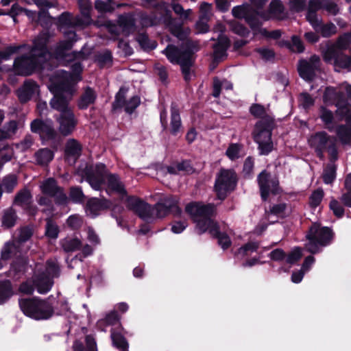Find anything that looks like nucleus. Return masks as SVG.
Listing matches in <instances>:
<instances>
[{
  "label": "nucleus",
  "mask_w": 351,
  "mask_h": 351,
  "mask_svg": "<svg viewBox=\"0 0 351 351\" xmlns=\"http://www.w3.org/2000/svg\"><path fill=\"white\" fill-rule=\"evenodd\" d=\"M170 32L178 39L184 42L180 46L169 44L162 53L169 62L180 65L184 81L189 82L191 80V68L195 62V53L199 50V44L197 41L187 39L190 29L183 27L181 23L171 24Z\"/></svg>",
  "instance_id": "nucleus-1"
},
{
  "label": "nucleus",
  "mask_w": 351,
  "mask_h": 351,
  "mask_svg": "<svg viewBox=\"0 0 351 351\" xmlns=\"http://www.w3.org/2000/svg\"><path fill=\"white\" fill-rule=\"evenodd\" d=\"M185 211L196 223V230L198 234H202L214 224L217 223L212 219L216 213L214 204H204L200 202H191L186 204Z\"/></svg>",
  "instance_id": "nucleus-2"
},
{
  "label": "nucleus",
  "mask_w": 351,
  "mask_h": 351,
  "mask_svg": "<svg viewBox=\"0 0 351 351\" xmlns=\"http://www.w3.org/2000/svg\"><path fill=\"white\" fill-rule=\"evenodd\" d=\"M335 234L332 229L323 226L319 222H313L306 233V250L312 254H316L322 251V248L332 244Z\"/></svg>",
  "instance_id": "nucleus-3"
},
{
  "label": "nucleus",
  "mask_w": 351,
  "mask_h": 351,
  "mask_svg": "<svg viewBox=\"0 0 351 351\" xmlns=\"http://www.w3.org/2000/svg\"><path fill=\"white\" fill-rule=\"evenodd\" d=\"M275 125V119L271 117H266L256 123L252 134L260 155L267 156L274 150L271 136Z\"/></svg>",
  "instance_id": "nucleus-4"
},
{
  "label": "nucleus",
  "mask_w": 351,
  "mask_h": 351,
  "mask_svg": "<svg viewBox=\"0 0 351 351\" xmlns=\"http://www.w3.org/2000/svg\"><path fill=\"white\" fill-rule=\"evenodd\" d=\"M19 305L25 315L36 320L47 319L54 313L51 303L38 297L21 298Z\"/></svg>",
  "instance_id": "nucleus-5"
},
{
  "label": "nucleus",
  "mask_w": 351,
  "mask_h": 351,
  "mask_svg": "<svg viewBox=\"0 0 351 351\" xmlns=\"http://www.w3.org/2000/svg\"><path fill=\"white\" fill-rule=\"evenodd\" d=\"M31 132L39 135L42 145L49 143L53 150H58L61 136L55 129L53 122L50 119L36 118L30 123Z\"/></svg>",
  "instance_id": "nucleus-6"
},
{
  "label": "nucleus",
  "mask_w": 351,
  "mask_h": 351,
  "mask_svg": "<svg viewBox=\"0 0 351 351\" xmlns=\"http://www.w3.org/2000/svg\"><path fill=\"white\" fill-rule=\"evenodd\" d=\"M238 176L232 169L221 168L217 174L214 189L218 199L223 201L237 186Z\"/></svg>",
  "instance_id": "nucleus-7"
},
{
  "label": "nucleus",
  "mask_w": 351,
  "mask_h": 351,
  "mask_svg": "<svg viewBox=\"0 0 351 351\" xmlns=\"http://www.w3.org/2000/svg\"><path fill=\"white\" fill-rule=\"evenodd\" d=\"M16 74L22 76H29L35 72L43 73L48 66L39 60L32 53L29 56L22 55L15 58L13 64Z\"/></svg>",
  "instance_id": "nucleus-8"
},
{
  "label": "nucleus",
  "mask_w": 351,
  "mask_h": 351,
  "mask_svg": "<svg viewBox=\"0 0 351 351\" xmlns=\"http://www.w3.org/2000/svg\"><path fill=\"white\" fill-rule=\"evenodd\" d=\"M76 85L70 77L62 73V69L56 71L49 77L48 88L51 93L66 94L72 97Z\"/></svg>",
  "instance_id": "nucleus-9"
},
{
  "label": "nucleus",
  "mask_w": 351,
  "mask_h": 351,
  "mask_svg": "<svg viewBox=\"0 0 351 351\" xmlns=\"http://www.w3.org/2000/svg\"><path fill=\"white\" fill-rule=\"evenodd\" d=\"M171 120L169 127L167 122V112L163 108L160 112V122L162 131L168 130L169 134L173 136H177L182 134L184 131L182 119L180 113L178 105L176 102L171 104Z\"/></svg>",
  "instance_id": "nucleus-10"
},
{
  "label": "nucleus",
  "mask_w": 351,
  "mask_h": 351,
  "mask_svg": "<svg viewBox=\"0 0 351 351\" xmlns=\"http://www.w3.org/2000/svg\"><path fill=\"white\" fill-rule=\"evenodd\" d=\"M257 183L259 187L261 197L263 201H267L270 194L279 195L282 190L277 176L271 177L270 172L263 170L257 176Z\"/></svg>",
  "instance_id": "nucleus-11"
},
{
  "label": "nucleus",
  "mask_w": 351,
  "mask_h": 351,
  "mask_svg": "<svg viewBox=\"0 0 351 351\" xmlns=\"http://www.w3.org/2000/svg\"><path fill=\"white\" fill-rule=\"evenodd\" d=\"M108 169L104 163L99 162L93 166H86L82 171V176L93 189L100 191L105 184Z\"/></svg>",
  "instance_id": "nucleus-12"
},
{
  "label": "nucleus",
  "mask_w": 351,
  "mask_h": 351,
  "mask_svg": "<svg viewBox=\"0 0 351 351\" xmlns=\"http://www.w3.org/2000/svg\"><path fill=\"white\" fill-rule=\"evenodd\" d=\"M40 190L43 195L54 198L55 204L58 206H65L69 202L63 187L58 186L53 178L45 179L40 185Z\"/></svg>",
  "instance_id": "nucleus-13"
},
{
  "label": "nucleus",
  "mask_w": 351,
  "mask_h": 351,
  "mask_svg": "<svg viewBox=\"0 0 351 351\" xmlns=\"http://www.w3.org/2000/svg\"><path fill=\"white\" fill-rule=\"evenodd\" d=\"M64 40L58 43L54 53L57 57L64 58L69 57L70 60H75L83 56L84 53L80 51H72L71 53H66V51L70 50L73 47L75 43L77 40V36L75 31H67L64 33Z\"/></svg>",
  "instance_id": "nucleus-14"
},
{
  "label": "nucleus",
  "mask_w": 351,
  "mask_h": 351,
  "mask_svg": "<svg viewBox=\"0 0 351 351\" xmlns=\"http://www.w3.org/2000/svg\"><path fill=\"white\" fill-rule=\"evenodd\" d=\"M154 209L156 212V217L163 218L169 214L178 217L182 210L178 206L177 198L173 195L166 196L160 199L155 205Z\"/></svg>",
  "instance_id": "nucleus-15"
},
{
  "label": "nucleus",
  "mask_w": 351,
  "mask_h": 351,
  "mask_svg": "<svg viewBox=\"0 0 351 351\" xmlns=\"http://www.w3.org/2000/svg\"><path fill=\"white\" fill-rule=\"evenodd\" d=\"M323 59L325 62L333 63L339 69H348L351 66V57L343 51L337 50L335 47H327L323 53Z\"/></svg>",
  "instance_id": "nucleus-16"
},
{
  "label": "nucleus",
  "mask_w": 351,
  "mask_h": 351,
  "mask_svg": "<svg viewBox=\"0 0 351 351\" xmlns=\"http://www.w3.org/2000/svg\"><path fill=\"white\" fill-rule=\"evenodd\" d=\"M126 206L128 210L134 212L142 219H149L152 217L150 204L138 197L128 196L126 199Z\"/></svg>",
  "instance_id": "nucleus-17"
},
{
  "label": "nucleus",
  "mask_w": 351,
  "mask_h": 351,
  "mask_svg": "<svg viewBox=\"0 0 351 351\" xmlns=\"http://www.w3.org/2000/svg\"><path fill=\"white\" fill-rule=\"evenodd\" d=\"M112 205V202L106 197H90L87 199L84 208L87 215L95 218L101 212L110 209Z\"/></svg>",
  "instance_id": "nucleus-18"
},
{
  "label": "nucleus",
  "mask_w": 351,
  "mask_h": 351,
  "mask_svg": "<svg viewBox=\"0 0 351 351\" xmlns=\"http://www.w3.org/2000/svg\"><path fill=\"white\" fill-rule=\"evenodd\" d=\"M56 121L59 124V132L64 136L71 135L77 124V119L72 109L60 113Z\"/></svg>",
  "instance_id": "nucleus-19"
},
{
  "label": "nucleus",
  "mask_w": 351,
  "mask_h": 351,
  "mask_svg": "<svg viewBox=\"0 0 351 351\" xmlns=\"http://www.w3.org/2000/svg\"><path fill=\"white\" fill-rule=\"evenodd\" d=\"M319 60L316 56H312L310 61L300 60L298 65V71L300 77L307 82L312 81L315 76L316 65L315 62H319Z\"/></svg>",
  "instance_id": "nucleus-20"
},
{
  "label": "nucleus",
  "mask_w": 351,
  "mask_h": 351,
  "mask_svg": "<svg viewBox=\"0 0 351 351\" xmlns=\"http://www.w3.org/2000/svg\"><path fill=\"white\" fill-rule=\"evenodd\" d=\"M47 38L43 37L36 38L33 43L31 53L35 56L39 60L43 62L48 67H51V64L47 61V56L49 51L47 47Z\"/></svg>",
  "instance_id": "nucleus-21"
},
{
  "label": "nucleus",
  "mask_w": 351,
  "mask_h": 351,
  "mask_svg": "<svg viewBox=\"0 0 351 351\" xmlns=\"http://www.w3.org/2000/svg\"><path fill=\"white\" fill-rule=\"evenodd\" d=\"M35 289L40 294L48 293L53 285V280L47 272L41 271L32 276Z\"/></svg>",
  "instance_id": "nucleus-22"
},
{
  "label": "nucleus",
  "mask_w": 351,
  "mask_h": 351,
  "mask_svg": "<svg viewBox=\"0 0 351 351\" xmlns=\"http://www.w3.org/2000/svg\"><path fill=\"white\" fill-rule=\"evenodd\" d=\"M324 0H309L306 7V19L315 30H317L319 20L317 12L323 9Z\"/></svg>",
  "instance_id": "nucleus-23"
},
{
  "label": "nucleus",
  "mask_w": 351,
  "mask_h": 351,
  "mask_svg": "<svg viewBox=\"0 0 351 351\" xmlns=\"http://www.w3.org/2000/svg\"><path fill=\"white\" fill-rule=\"evenodd\" d=\"M28 262L22 257L16 258L10 264V269L5 273L7 277L14 280L21 278L27 270Z\"/></svg>",
  "instance_id": "nucleus-24"
},
{
  "label": "nucleus",
  "mask_w": 351,
  "mask_h": 351,
  "mask_svg": "<svg viewBox=\"0 0 351 351\" xmlns=\"http://www.w3.org/2000/svg\"><path fill=\"white\" fill-rule=\"evenodd\" d=\"M53 97L49 101L51 108L60 113L71 110L69 107L70 100L72 97L68 95L61 93H52Z\"/></svg>",
  "instance_id": "nucleus-25"
},
{
  "label": "nucleus",
  "mask_w": 351,
  "mask_h": 351,
  "mask_svg": "<svg viewBox=\"0 0 351 351\" xmlns=\"http://www.w3.org/2000/svg\"><path fill=\"white\" fill-rule=\"evenodd\" d=\"M207 231L213 239H216L217 240L218 245L223 250H228L232 245L230 237L226 232L220 231L218 223L214 224V226Z\"/></svg>",
  "instance_id": "nucleus-26"
},
{
  "label": "nucleus",
  "mask_w": 351,
  "mask_h": 351,
  "mask_svg": "<svg viewBox=\"0 0 351 351\" xmlns=\"http://www.w3.org/2000/svg\"><path fill=\"white\" fill-rule=\"evenodd\" d=\"M82 151V145L74 138L69 139L65 145L64 158L66 160L73 159V163L80 157Z\"/></svg>",
  "instance_id": "nucleus-27"
},
{
  "label": "nucleus",
  "mask_w": 351,
  "mask_h": 351,
  "mask_svg": "<svg viewBox=\"0 0 351 351\" xmlns=\"http://www.w3.org/2000/svg\"><path fill=\"white\" fill-rule=\"evenodd\" d=\"M107 186L106 193L110 195L111 193H116L120 195H126L127 191L124 184L120 180L119 176L115 173H107Z\"/></svg>",
  "instance_id": "nucleus-28"
},
{
  "label": "nucleus",
  "mask_w": 351,
  "mask_h": 351,
  "mask_svg": "<svg viewBox=\"0 0 351 351\" xmlns=\"http://www.w3.org/2000/svg\"><path fill=\"white\" fill-rule=\"evenodd\" d=\"M117 24L125 36H129L136 29L135 19L130 13L120 14L117 19Z\"/></svg>",
  "instance_id": "nucleus-29"
},
{
  "label": "nucleus",
  "mask_w": 351,
  "mask_h": 351,
  "mask_svg": "<svg viewBox=\"0 0 351 351\" xmlns=\"http://www.w3.org/2000/svg\"><path fill=\"white\" fill-rule=\"evenodd\" d=\"M97 97V95L95 90L87 86L77 101V106L80 110H86L90 105L95 103Z\"/></svg>",
  "instance_id": "nucleus-30"
},
{
  "label": "nucleus",
  "mask_w": 351,
  "mask_h": 351,
  "mask_svg": "<svg viewBox=\"0 0 351 351\" xmlns=\"http://www.w3.org/2000/svg\"><path fill=\"white\" fill-rule=\"evenodd\" d=\"M36 87L34 82H25L23 88L17 91V96L21 103L24 104L29 101L34 94Z\"/></svg>",
  "instance_id": "nucleus-31"
},
{
  "label": "nucleus",
  "mask_w": 351,
  "mask_h": 351,
  "mask_svg": "<svg viewBox=\"0 0 351 351\" xmlns=\"http://www.w3.org/2000/svg\"><path fill=\"white\" fill-rule=\"evenodd\" d=\"M331 138L325 131L317 132L311 136L309 143L311 147L326 149Z\"/></svg>",
  "instance_id": "nucleus-32"
},
{
  "label": "nucleus",
  "mask_w": 351,
  "mask_h": 351,
  "mask_svg": "<svg viewBox=\"0 0 351 351\" xmlns=\"http://www.w3.org/2000/svg\"><path fill=\"white\" fill-rule=\"evenodd\" d=\"M18 216L16 210L10 206L3 211L1 226L5 229L12 228L16 223Z\"/></svg>",
  "instance_id": "nucleus-33"
},
{
  "label": "nucleus",
  "mask_w": 351,
  "mask_h": 351,
  "mask_svg": "<svg viewBox=\"0 0 351 351\" xmlns=\"http://www.w3.org/2000/svg\"><path fill=\"white\" fill-rule=\"evenodd\" d=\"M14 294L12 282L10 280H0V305L9 301Z\"/></svg>",
  "instance_id": "nucleus-34"
},
{
  "label": "nucleus",
  "mask_w": 351,
  "mask_h": 351,
  "mask_svg": "<svg viewBox=\"0 0 351 351\" xmlns=\"http://www.w3.org/2000/svg\"><path fill=\"white\" fill-rule=\"evenodd\" d=\"M19 252V247L14 241H9L4 243L0 252V256L5 262L16 256Z\"/></svg>",
  "instance_id": "nucleus-35"
},
{
  "label": "nucleus",
  "mask_w": 351,
  "mask_h": 351,
  "mask_svg": "<svg viewBox=\"0 0 351 351\" xmlns=\"http://www.w3.org/2000/svg\"><path fill=\"white\" fill-rule=\"evenodd\" d=\"M285 6L280 0H271L269 7L268 12L272 18L282 20L286 18Z\"/></svg>",
  "instance_id": "nucleus-36"
},
{
  "label": "nucleus",
  "mask_w": 351,
  "mask_h": 351,
  "mask_svg": "<svg viewBox=\"0 0 351 351\" xmlns=\"http://www.w3.org/2000/svg\"><path fill=\"white\" fill-rule=\"evenodd\" d=\"M95 62L97 63L99 69L112 66L113 62L112 51L106 49L103 52L95 54Z\"/></svg>",
  "instance_id": "nucleus-37"
},
{
  "label": "nucleus",
  "mask_w": 351,
  "mask_h": 351,
  "mask_svg": "<svg viewBox=\"0 0 351 351\" xmlns=\"http://www.w3.org/2000/svg\"><path fill=\"white\" fill-rule=\"evenodd\" d=\"M256 8H254V11H252L245 19V23L249 25L250 29L253 32L254 36H256V29L262 27L263 22L258 19V16H263V14H261Z\"/></svg>",
  "instance_id": "nucleus-38"
},
{
  "label": "nucleus",
  "mask_w": 351,
  "mask_h": 351,
  "mask_svg": "<svg viewBox=\"0 0 351 351\" xmlns=\"http://www.w3.org/2000/svg\"><path fill=\"white\" fill-rule=\"evenodd\" d=\"M37 163L40 165H47L54 158V153L49 148L39 149L35 153Z\"/></svg>",
  "instance_id": "nucleus-39"
},
{
  "label": "nucleus",
  "mask_w": 351,
  "mask_h": 351,
  "mask_svg": "<svg viewBox=\"0 0 351 351\" xmlns=\"http://www.w3.org/2000/svg\"><path fill=\"white\" fill-rule=\"evenodd\" d=\"M252 11H254V8L249 3H243L241 5L233 7L232 14L235 19L245 21L246 17Z\"/></svg>",
  "instance_id": "nucleus-40"
},
{
  "label": "nucleus",
  "mask_w": 351,
  "mask_h": 351,
  "mask_svg": "<svg viewBox=\"0 0 351 351\" xmlns=\"http://www.w3.org/2000/svg\"><path fill=\"white\" fill-rule=\"evenodd\" d=\"M111 339L114 347L121 351H128V343L125 337L119 332L111 330Z\"/></svg>",
  "instance_id": "nucleus-41"
},
{
  "label": "nucleus",
  "mask_w": 351,
  "mask_h": 351,
  "mask_svg": "<svg viewBox=\"0 0 351 351\" xmlns=\"http://www.w3.org/2000/svg\"><path fill=\"white\" fill-rule=\"evenodd\" d=\"M129 88L126 86H121L119 91L116 93L114 101L112 104L113 111L121 109L125 105L126 95Z\"/></svg>",
  "instance_id": "nucleus-42"
},
{
  "label": "nucleus",
  "mask_w": 351,
  "mask_h": 351,
  "mask_svg": "<svg viewBox=\"0 0 351 351\" xmlns=\"http://www.w3.org/2000/svg\"><path fill=\"white\" fill-rule=\"evenodd\" d=\"M136 40L144 51L153 50L157 47V43L155 40H150L146 32L138 33Z\"/></svg>",
  "instance_id": "nucleus-43"
},
{
  "label": "nucleus",
  "mask_w": 351,
  "mask_h": 351,
  "mask_svg": "<svg viewBox=\"0 0 351 351\" xmlns=\"http://www.w3.org/2000/svg\"><path fill=\"white\" fill-rule=\"evenodd\" d=\"M45 236L49 239L55 240L58 237L60 228L56 223L50 217L45 219Z\"/></svg>",
  "instance_id": "nucleus-44"
},
{
  "label": "nucleus",
  "mask_w": 351,
  "mask_h": 351,
  "mask_svg": "<svg viewBox=\"0 0 351 351\" xmlns=\"http://www.w3.org/2000/svg\"><path fill=\"white\" fill-rule=\"evenodd\" d=\"M337 176V165L328 163L324 167L322 176V180L326 184H331L334 182Z\"/></svg>",
  "instance_id": "nucleus-45"
},
{
  "label": "nucleus",
  "mask_w": 351,
  "mask_h": 351,
  "mask_svg": "<svg viewBox=\"0 0 351 351\" xmlns=\"http://www.w3.org/2000/svg\"><path fill=\"white\" fill-rule=\"evenodd\" d=\"M32 200V195L29 190L26 188H24L16 194L14 200L13 204L21 206V208Z\"/></svg>",
  "instance_id": "nucleus-46"
},
{
  "label": "nucleus",
  "mask_w": 351,
  "mask_h": 351,
  "mask_svg": "<svg viewBox=\"0 0 351 351\" xmlns=\"http://www.w3.org/2000/svg\"><path fill=\"white\" fill-rule=\"evenodd\" d=\"M336 134L342 145H349L351 143V128L341 124L337 126Z\"/></svg>",
  "instance_id": "nucleus-47"
},
{
  "label": "nucleus",
  "mask_w": 351,
  "mask_h": 351,
  "mask_svg": "<svg viewBox=\"0 0 351 351\" xmlns=\"http://www.w3.org/2000/svg\"><path fill=\"white\" fill-rule=\"evenodd\" d=\"M228 47V40L226 39L224 41H219L213 45V53L212 58L222 60L223 58L227 56L226 51Z\"/></svg>",
  "instance_id": "nucleus-48"
},
{
  "label": "nucleus",
  "mask_w": 351,
  "mask_h": 351,
  "mask_svg": "<svg viewBox=\"0 0 351 351\" xmlns=\"http://www.w3.org/2000/svg\"><path fill=\"white\" fill-rule=\"evenodd\" d=\"M83 69L80 62H75L71 65V71H66L62 69V73L66 75L75 84H77L82 79V73Z\"/></svg>",
  "instance_id": "nucleus-49"
},
{
  "label": "nucleus",
  "mask_w": 351,
  "mask_h": 351,
  "mask_svg": "<svg viewBox=\"0 0 351 351\" xmlns=\"http://www.w3.org/2000/svg\"><path fill=\"white\" fill-rule=\"evenodd\" d=\"M18 184V178L15 174H9L5 176L1 182L4 192L11 193Z\"/></svg>",
  "instance_id": "nucleus-50"
},
{
  "label": "nucleus",
  "mask_w": 351,
  "mask_h": 351,
  "mask_svg": "<svg viewBox=\"0 0 351 351\" xmlns=\"http://www.w3.org/2000/svg\"><path fill=\"white\" fill-rule=\"evenodd\" d=\"M86 197L84 195L82 189L79 186H71L69 189V199L75 204H82L84 202Z\"/></svg>",
  "instance_id": "nucleus-51"
},
{
  "label": "nucleus",
  "mask_w": 351,
  "mask_h": 351,
  "mask_svg": "<svg viewBox=\"0 0 351 351\" xmlns=\"http://www.w3.org/2000/svg\"><path fill=\"white\" fill-rule=\"evenodd\" d=\"M319 117L326 125V128L331 132L332 130V128L330 127V125L334 122V115L332 112L327 108L322 106L319 108Z\"/></svg>",
  "instance_id": "nucleus-52"
},
{
  "label": "nucleus",
  "mask_w": 351,
  "mask_h": 351,
  "mask_svg": "<svg viewBox=\"0 0 351 351\" xmlns=\"http://www.w3.org/2000/svg\"><path fill=\"white\" fill-rule=\"evenodd\" d=\"M254 168V159L252 156H247L243 162L242 174L244 179L250 180L253 178Z\"/></svg>",
  "instance_id": "nucleus-53"
},
{
  "label": "nucleus",
  "mask_w": 351,
  "mask_h": 351,
  "mask_svg": "<svg viewBox=\"0 0 351 351\" xmlns=\"http://www.w3.org/2000/svg\"><path fill=\"white\" fill-rule=\"evenodd\" d=\"M351 45V33L344 34L340 36L336 43L327 47H335L337 50L346 51Z\"/></svg>",
  "instance_id": "nucleus-54"
},
{
  "label": "nucleus",
  "mask_w": 351,
  "mask_h": 351,
  "mask_svg": "<svg viewBox=\"0 0 351 351\" xmlns=\"http://www.w3.org/2000/svg\"><path fill=\"white\" fill-rule=\"evenodd\" d=\"M317 32H319L322 37L329 38L337 33V27L331 22L326 24H321L317 27Z\"/></svg>",
  "instance_id": "nucleus-55"
},
{
  "label": "nucleus",
  "mask_w": 351,
  "mask_h": 351,
  "mask_svg": "<svg viewBox=\"0 0 351 351\" xmlns=\"http://www.w3.org/2000/svg\"><path fill=\"white\" fill-rule=\"evenodd\" d=\"M284 45L290 50L298 53H302L305 49L300 38L296 35H293L291 37V43L284 41Z\"/></svg>",
  "instance_id": "nucleus-56"
},
{
  "label": "nucleus",
  "mask_w": 351,
  "mask_h": 351,
  "mask_svg": "<svg viewBox=\"0 0 351 351\" xmlns=\"http://www.w3.org/2000/svg\"><path fill=\"white\" fill-rule=\"evenodd\" d=\"M86 348L81 343L73 346V351H97V343L93 337L88 335L86 337Z\"/></svg>",
  "instance_id": "nucleus-57"
},
{
  "label": "nucleus",
  "mask_w": 351,
  "mask_h": 351,
  "mask_svg": "<svg viewBox=\"0 0 351 351\" xmlns=\"http://www.w3.org/2000/svg\"><path fill=\"white\" fill-rule=\"evenodd\" d=\"M62 247L65 252H72L78 250L82 247V242L77 238L66 239L61 243Z\"/></svg>",
  "instance_id": "nucleus-58"
},
{
  "label": "nucleus",
  "mask_w": 351,
  "mask_h": 351,
  "mask_svg": "<svg viewBox=\"0 0 351 351\" xmlns=\"http://www.w3.org/2000/svg\"><path fill=\"white\" fill-rule=\"evenodd\" d=\"M231 31L241 37L247 38L250 31L247 27L239 21H232L230 24Z\"/></svg>",
  "instance_id": "nucleus-59"
},
{
  "label": "nucleus",
  "mask_w": 351,
  "mask_h": 351,
  "mask_svg": "<svg viewBox=\"0 0 351 351\" xmlns=\"http://www.w3.org/2000/svg\"><path fill=\"white\" fill-rule=\"evenodd\" d=\"M22 47V45H9L4 50L0 51V64L3 60H10L11 56L17 53Z\"/></svg>",
  "instance_id": "nucleus-60"
},
{
  "label": "nucleus",
  "mask_w": 351,
  "mask_h": 351,
  "mask_svg": "<svg viewBox=\"0 0 351 351\" xmlns=\"http://www.w3.org/2000/svg\"><path fill=\"white\" fill-rule=\"evenodd\" d=\"M35 286L32 278L21 282L18 288V291L22 295H32L35 291Z\"/></svg>",
  "instance_id": "nucleus-61"
},
{
  "label": "nucleus",
  "mask_w": 351,
  "mask_h": 351,
  "mask_svg": "<svg viewBox=\"0 0 351 351\" xmlns=\"http://www.w3.org/2000/svg\"><path fill=\"white\" fill-rule=\"evenodd\" d=\"M324 196V190L318 188L315 190L309 197V205L312 208H317L322 202Z\"/></svg>",
  "instance_id": "nucleus-62"
},
{
  "label": "nucleus",
  "mask_w": 351,
  "mask_h": 351,
  "mask_svg": "<svg viewBox=\"0 0 351 351\" xmlns=\"http://www.w3.org/2000/svg\"><path fill=\"white\" fill-rule=\"evenodd\" d=\"M56 24L58 27H71L73 26L72 14L69 12H64L56 19Z\"/></svg>",
  "instance_id": "nucleus-63"
},
{
  "label": "nucleus",
  "mask_w": 351,
  "mask_h": 351,
  "mask_svg": "<svg viewBox=\"0 0 351 351\" xmlns=\"http://www.w3.org/2000/svg\"><path fill=\"white\" fill-rule=\"evenodd\" d=\"M329 208L337 218L341 219L344 216L345 209L343 205L333 197L330 201Z\"/></svg>",
  "instance_id": "nucleus-64"
}]
</instances>
